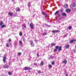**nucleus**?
Segmentation results:
<instances>
[{"instance_id":"f257e3e1","label":"nucleus","mask_w":76,"mask_h":76,"mask_svg":"<svg viewBox=\"0 0 76 76\" xmlns=\"http://www.w3.org/2000/svg\"><path fill=\"white\" fill-rule=\"evenodd\" d=\"M5 57H4L3 58V61L4 63H6V54H4Z\"/></svg>"},{"instance_id":"f03ea898","label":"nucleus","mask_w":76,"mask_h":76,"mask_svg":"<svg viewBox=\"0 0 76 76\" xmlns=\"http://www.w3.org/2000/svg\"><path fill=\"white\" fill-rule=\"evenodd\" d=\"M30 42L31 43V47H34V44L33 43V41H32L31 40L30 41Z\"/></svg>"},{"instance_id":"7ed1b4c3","label":"nucleus","mask_w":76,"mask_h":76,"mask_svg":"<svg viewBox=\"0 0 76 76\" xmlns=\"http://www.w3.org/2000/svg\"><path fill=\"white\" fill-rule=\"evenodd\" d=\"M30 26L31 29H34V24L32 23H31L30 24Z\"/></svg>"},{"instance_id":"20e7f679","label":"nucleus","mask_w":76,"mask_h":76,"mask_svg":"<svg viewBox=\"0 0 76 76\" xmlns=\"http://www.w3.org/2000/svg\"><path fill=\"white\" fill-rule=\"evenodd\" d=\"M76 42V40L75 39H72V40H71L70 41H69V43L70 44H72V42Z\"/></svg>"},{"instance_id":"39448f33","label":"nucleus","mask_w":76,"mask_h":76,"mask_svg":"<svg viewBox=\"0 0 76 76\" xmlns=\"http://www.w3.org/2000/svg\"><path fill=\"white\" fill-rule=\"evenodd\" d=\"M72 9L76 10V5L75 4H73V5Z\"/></svg>"},{"instance_id":"423d86ee","label":"nucleus","mask_w":76,"mask_h":76,"mask_svg":"<svg viewBox=\"0 0 76 76\" xmlns=\"http://www.w3.org/2000/svg\"><path fill=\"white\" fill-rule=\"evenodd\" d=\"M64 47L66 49H67L68 48H69V47H70V45H65Z\"/></svg>"},{"instance_id":"0eeeda50","label":"nucleus","mask_w":76,"mask_h":76,"mask_svg":"<svg viewBox=\"0 0 76 76\" xmlns=\"http://www.w3.org/2000/svg\"><path fill=\"white\" fill-rule=\"evenodd\" d=\"M3 67L5 69H7V68H9V66L7 64H5L4 65Z\"/></svg>"},{"instance_id":"6e6552de","label":"nucleus","mask_w":76,"mask_h":76,"mask_svg":"<svg viewBox=\"0 0 76 76\" xmlns=\"http://www.w3.org/2000/svg\"><path fill=\"white\" fill-rule=\"evenodd\" d=\"M53 33H57V32H59V30H53L52 31Z\"/></svg>"},{"instance_id":"1a4fd4ad","label":"nucleus","mask_w":76,"mask_h":76,"mask_svg":"<svg viewBox=\"0 0 76 76\" xmlns=\"http://www.w3.org/2000/svg\"><path fill=\"white\" fill-rule=\"evenodd\" d=\"M31 68L29 67H25L24 68L25 70H30Z\"/></svg>"},{"instance_id":"9d476101","label":"nucleus","mask_w":76,"mask_h":76,"mask_svg":"<svg viewBox=\"0 0 76 76\" xmlns=\"http://www.w3.org/2000/svg\"><path fill=\"white\" fill-rule=\"evenodd\" d=\"M22 39H23V41H24V42H25V41H26V39H25V38L24 37H22Z\"/></svg>"},{"instance_id":"9b49d317","label":"nucleus","mask_w":76,"mask_h":76,"mask_svg":"<svg viewBox=\"0 0 76 76\" xmlns=\"http://www.w3.org/2000/svg\"><path fill=\"white\" fill-rule=\"evenodd\" d=\"M13 14L12 13L9 12L8 13V15H10V16H12V15H13Z\"/></svg>"},{"instance_id":"f8f14e48","label":"nucleus","mask_w":76,"mask_h":76,"mask_svg":"<svg viewBox=\"0 0 76 76\" xmlns=\"http://www.w3.org/2000/svg\"><path fill=\"white\" fill-rule=\"evenodd\" d=\"M63 63H64L65 64H66L67 63V61H66V60H64L63 61Z\"/></svg>"},{"instance_id":"ddd939ff","label":"nucleus","mask_w":76,"mask_h":76,"mask_svg":"<svg viewBox=\"0 0 76 76\" xmlns=\"http://www.w3.org/2000/svg\"><path fill=\"white\" fill-rule=\"evenodd\" d=\"M66 11L67 13H69V12H70V10L69 9L66 10Z\"/></svg>"},{"instance_id":"4468645a","label":"nucleus","mask_w":76,"mask_h":76,"mask_svg":"<svg viewBox=\"0 0 76 76\" xmlns=\"http://www.w3.org/2000/svg\"><path fill=\"white\" fill-rule=\"evenodd\" d=\"M58 49V51H61V46H59Z\"/></svg>"},{"instance_id":"2eb2a0df","label":"nucleus","mask_w":76,"mask_h":76,"mask_svg":"<svg viewBox=\"0 0 76 76\" xmlns=\"http://www.w3.org/2000/svg\"><path fill=\"white\" fill-rule=\"evenodd\" d=\"M42 14L43 15H45L46 14V13H45V12H44L43 11L42 12Z\"/></svg>"},{"instance_id":"dca6fc26","label":"nucleus","mask_w":76,"mask_h":76,"mask_svg":"<svg viewBox=\"0 0 76 76\" xmlns=\"http://www.w3.org/2000/svg\"><path fill=\"white\" fill-rule=\"evenodd\" d=\"M68 5L67 4H65L64 6V7L65 8H67L68 7Z\"/></svg>"},{"instance_id":"f3484780","label":"nucleus","mask_w":76,"mask_h":76,"mask_svg":"<svg viewBox=\"0 0 76 76\" xmlns=\"http://www.w3.org/2000/svg\"><path fill=\"white\" fill-rule=\"evenodd\" d=\"M52 66L50 64H49V66H48V67H49V69H51V68H52Z\"/></svg>"},{"instance_id":"a211bd4d","label":"nucleus","mask_w":76,"mask_h":76,"mask_svg":"<svg viewBox=\"0 0 76 76\" xmlns=\"http://www.w3.org/2000/svg\"><path fill=\"white\" fill-rule=\"evenodd\" d=\"M20 10L19 8L18 9V8H16V11L17 12H20Z\"/></svg>"},{"instance_id":"6ab92c4d","label":"nucleus","mask_w":76,"mask_h":76,"mask_svg":"<svg viewBox=\"0 0 76 76\" xmlns=\"http://www.w3.org/2000/svg\"><path fill=\"white\" fill-rule=\"evenodd\" d=\"M43 64H44V62H43V61H42L40 63V65L41 66H43Z\"/></svg>"},{"instance_id":"aec40b11","label":"nucleus","mask_w":76,"mask_h":76,"mask_svg":"<svg viewBox=\"0 0 76 76\" xmlns=\"http://www.w3.org/2000/svg\"><path fill=\"white\" fill-rule=\"evenodd\" d=\"M59 13V11H57L54 14L56 15H57V14H58Z\"/></svg>"},{"instance_id":"412c9836","label":"nucleus","mask_w":76,"mask_h":76,"mask_svg":"<svg viewBox=\"0 0 76 76\" xmlns=\"http://www.w3.org/2000/svg\"><path fill=\"white\" fill-rule=\"evenodd\" d=\"M47 33H43L42 34V35H47Z\"/></svg>"},{"instance_id":"4be33fe9","label":"nucleus","mask_w":76,"mask_h":76,"mask_svg":"<svg viewBox=\"0 0 76 76\" xmlns=\"http://www.w3.org/2000/svg\"><path fill=\"white\" fill-rule=\"evenodd\" d=\"M5 27H6V25H2V26H1V28H5Z\"/></svg>"},{"instance_id":"5701e85b","label":"nucleus","mask_w":76,"mask_h":76,"mask_svg":"<svg viewBox=\"0 0 76 76\" xmlns=\"http://www.w3.org/2000/svg\"><path fill=\"white\" fill-rule=\"evenodd\" d=\"M61 15H62V16H66V14L64 13H62L61 14Z\"/></svg>"},{"instance_id":"b1692460","label":"nucleus","mask_w":76,"mask_h":76,"mask_svg":"<svg viewBox=\"0 0 76 76\" xmlns=\"http://www.w3.org/2000/svg\"><path fill=\"white\" fill-rule=\"evenodd\" d=\"M54 45H56L55 43H52L51 44V46H54Z\"/></svg>"},{"instance_id":"393cba45","label":"nucleus","mask_w":76,"mask_h":76,"mask_svg":"<svg viewBox=\"0 0 76 76\" xmlns=\"http://www.w3.org/2000/svg\"><path fill=\"white\" fill-rule=\"evenodd\" d=\"M30 5H31V2H29L28 3V7L29 8V6H30Z\"/></svg>"},{"instance_id":"a878e982","label":"nucleus","mask_w":76,"mask_h":76,"mask_svg":"<svg viewBox=\"0 0 76 76\" xmlns=\"http://www.w3.org/2000/svg\"><path fill=\"white\" fill-rule=\"evenodd\" d=\"M3 24V21H1L0 22V26H1V25H2Z\"/></svg>"},{"instance_id":"bb28decb","label":"nucleus","mask_w":76,"mask_h":76,"mask_svg":"<svg viewBox=\"0 0 76 76\" xmlns=\"http://www.w3.org/2000/svg\"><path fill=\"white\" fill-rule=\"evenodd\" d=\"M45 25L46 26H48V27H50V26L46 24H45Z\"/></svg>"},{"instance_id":"cd10ccee","label":"nucleus","mask_w":76,"mask_h":76,"mask_svg":"<svg viewBox=\"0 0 76 76\" xmlns=\"http://www.w3.org/2000/svg\"><path fill=\"white\" fill-rule=\"evenodd\" d=\"M19 42L21 45H22V42L21 41H19Z\"/></svg>"},{"instance_id":"c85d7f7f","label":"nucleus","mask_w":76,"mask_h":76,"mask_svg":"<svg viewBox=\"0 0 76 76\" xmlns=\"http://www.w3.org/2000/svg\"><path fill=\"white\" fill-rule=\"evenodd\" d=\"M59 48V47H58V46H56L55 47L56 49H58Z\"/></svg>"},{"instance_id":"c756f323","label":"nucleus","mask_w":76,"mask_h":76,"mask_svg":"<svg viewBox=\"0 0 76 76\" xmlns=\"http://www.w3.org/2000/svg\"><path fill=\"white\" fill-rule=\"evenodd\" d=\"M58 17H60L61 16V15H60V13H58Z\"/></svg>"},{"instance_id":"7c9ffc66","label":"nucleus","mask_w":76,"mask_h":76,"mask_svg":"<svg viewBox=\"0 0 76 76\" xmlns=\"http://www.w3.org/2000/svg\"><path fill=\"white\" fill-rule=\"evenodd\" d=\"M6 47H9V44L8 43H7L6 44Z\"/></svg>"},{"instance_id":"2f4dec72","label":"nucleus","mask_w":76,"mask_h":76,"mask_svg":"<svg viewBox=\"0 0 76 76\" xmlns=\"http://www.w3.org/2000/svg\"><path fill=\"white\" fill-rule=\"evenodd\" d=\"M69 29H72V26H69L68 27Z\"/></svg>"},{"instance_id":"473e14b6","label":"nucleus","mask_w":76,"mask_h":76,"mask_svg":"<svg viewBox=\"0 0 76 76\" xmlns=\"http://www.w3.org/2000/svg\"><path fill=\"white\" fill-rule=\"evenodd\" d=\"M23 26L24 28H26V26L25 25V24H23Z\"/></svg>"},{"instance_id":"72a5a7b5","label":"nucleus","mask_w":76,"mask_h":76,"mask_svg":"<svg viewBox=\"0 0 76 76\" xmlns=\"http://www.w3.org/2000/svg\"><path fill=\"white\" fill-rule=\"evenodd\" d=\"M20 36H22V33L21 32H20Z\"/></svg>"},{"instance_id":"f704fd0d","label":"nucleus","mask_w":76,"mask_h":76,"mask_svg":"<svg viewBox=\"0 0 76 76\" xmlns=\"http://www.w3.org/2000/svg\"><path fill=\"white\" fill-rule=\"evenodd\" d=\"M37 57H39V53H37Z\"/></svg>"},{"instance_id":"c9c22d12","label":"nucleus","mask_w":76,"mask_h":76,"mask_svg":"<svg viewBox=\"0 0 76 76\" xmlns=\"http://www.w3.org/2000/svg\"><path fill=\"white\" fill-rule=\"evenodd\" d=\"M37 72H38V73H39V74L41 73V71L40 70L38 71H37Z\"/></svg>"},{"instance_id":"e433bc0d","label":"nucleus","mask_w":76,"mask_h":76,"mask_svg":"<svg viewBox=\"0 0 76 76\" xmlns=\"http://www.w3.org/2000/svg\"><path fill=\"white\" fill-rule=\"evenodd\" d=\"M8 74L9 75H12V73L10 72H8Z\"/></svg>"},{"instance_id":"4c0bfd02","label":"nucleus","mask_w":76,"mask_h":76,"mask_svg":"<svg viewBox=\"0 0 76 76\" xmlns=\"http://www.w3.org/2000/svg\"><path fill=\"white\" fill-rule=\"evenodd\" d=\"M21 54L22 53H18V55H19V56H20V55H21Z\"/></svg>"},{"instance_id":"58836bf2","label":"nucleus","mask_w":76,"mask_h":76,"mask_svg":"<svg viewBox=\"0 0 76 76\" xmlns=\"http://www.w3.org/2000/svg\"><path fill=\"white\" fill-rule=\"evenodd\" d=\"M51 64L52 65H54V62H52V63H51Z\"/></svg>"},{"instance_id":"ea45409f","label":"nucleus","mask_w":76,"mask_h":76,"mask_svg":"<svg viewBox=\"0 0 76 76\" xmlns=\"http://www.w3.org/2000/svg\"><path fill=\"white\" fill-rule=\"evenodd\" d=\"M34 64L35 66H37V63H34Z\"/></svg>"},{"instance_id":"a19ab883","label":"nucleus","mask_w":76,"mask_h":76,"mask_svg":"<svg viewBox=\"0 0 76 76\" xmlns=\"http://www.w3.org/2000/svg\"><path fill=\"white\" fill-rule=\"evenodd\" d=\"M60 11L61 13L63 12V10H62V9Z\"/></svg>"},{"instance_id":"79ce46f5","label":"nucleus","mask_w":76,"mask_h":76,"mask_svg":"<svg viewBox=\"0 0 76 76\" xmlns=\"http://www.w3.org/2000/svg\"><path fill=\"white\" fill-rule=\"evenodd\" d=\"M54 51H55V52H57V49H54Z\"/></svg>"},{"instance_id":"37998d69","label":"nucleus","mask_w":76,"mask_h":76,"mask_svg":"<svg viewBox=\"0 0 76 76\" xmlns=\"http://www.w3.org/2000/svg\"><path fill=\"white\" fill-rule=\"evenodd\" d=\"M67 34H65V35H64V37H66L67 36Z\"/></svg>"},{"instance_id":"c03bdc74","label":"nucleus","mask_w":76,"mask_h":76,"mask_svg":"<svg viewBox=\"0 0 76 76\" xmlns=\"http://www.w3.org/2000/svg\"><path fill=\"white\" fill-rule=\"evenodd\" d=\"M14 45H15V46H16V45H18V43H17L15 45V44H14Z\"/></svg>"},{"instance_id":"a18cd8bd","label":"nucleus","mask_w":76,"mask_h":76,"mask_svg":"<svg viewBox=\"0 0 76 76\" xmlns=\"http://www.w3.org/2000/svg\"><path fill=\"white\" fill-rule=\"evenodd\" d=\"M9 41L10 42V41H11V39H9Z\"/></svg>"},{"instance_id":"49530a36","label":"nucleus","mask_w":76,"mask_h":76,"mask_svg":"<svg viewBox=\"0 0 76 76\" xmlns=\"http://www.w3.org/2000/svg\"><path fill=\"white\" fill-rule=\"evenodd\" d=\"M50 58H54V57L53 56H52L50 57Z\"/></svg>"},{"instance_id":"de8ad7c7","label":"nucleus","mask_w":76,"mask_h":76,"mask_svg":"<svg viewBox=\"0 0 76 76\" xmlns=\"http://www.w3.org/2000/svg\"><path fill=\"white\" fill-rule=\"evenodd\" d=\"M45 15V18H47V15L46 14V15Z\"/></svg>"},{"instance_id":"09e8293b","label":"nucleus","mask_w":76,"mask_h":76,"mask_svg":"<svg viewBox=\"0 0 76 76\" xmlns=\"http://www.w3.org/2000/svg\"><path fill=\"white\" fill-rule=\"evenodd\" d=\"M73 51H74V53H76V50H73Z\"/></svg>"},{"instance_id":"8fccbe9b","label":"nucleus","mask_w":76,"mask_h":76,"mask_svg":"<svg viewBox=\"0 0 76 76\" xmlns=\"http://www.w3.org/2000/svg\"><path fill=\"white\" fill-rule=\"evenodd\" d=\"M12 1L15 2V0H12Z\"/></svg>"},{"instance_id":"3c124183","label":"nucleus","mask_w":76,"mask_h":76,"mask_svg":"<svg viewBox=\"0 0 76 76\" xmlns=\"http://www.w3.org/2000/svg\"><path fill=\"white\" fill-rule=\"evenodd\" d=\"M66 76H68V74H66Z\"/></svg>"},{"instance_id":"603ef678","label":"nucleus","mask_w":76,"mask_h":76,"mask_svg":"<svg viewBox=\"0 0 76 76\" xmlns=\"http://www.w3.org/2000/svg\"><path fill=\"white\" fill-rule=\"evenodd\" d=\"M9 65H10V63L9 62Z\"/></svg>"},{"instance_id":"864d4df0","label":"nucleus","mask_w":76,"mask_h":76,"mask_svg":"<svg viewBox=\"0 0 76 76\" xmlns=\"http://www.w3.org/2000/svg\"><path fill=\"white\" fill-rule=\"evenodd\" d=\"M24 50V49H22V51H23Z\"/></svg>"},{"instance_id":"5fc2aeb1","label":"nucleus","mask_w":76,"mask_h":76,"mask_svg":"<svg viewBox=\"0 0 76 76\" xmlns=\"http://www.w3.org/2000/svg\"><path fill=\"white\" fill-rule=\"evenodd\" d=\"M29 72H30V71H29Z\"/></svg>"},{"instance_id":"6e6d98bb","label":"nucleus","mask_w":76,"mask_h":76,"mask_svg":"<svg viewBox=\"0 0 76 76\" xmlns=\"http://www.w3.org/2000/svg\"><path fill=\"white\" fill-rule=\"evenodd\" d=\"M33 17H34V15H33Z\"/></svg>"},{"instance_id":"4d7b16f0","label":"nucleus","mask_w":76,"mask_h":76,"mask_svg":"<svg viewBox=\"0 0 76 76\" xmlns=\"http://www.w3.org/2000/svg\"><path fill=\"white\" fill-rule=\"evenodd\" d=\"M76 33V31L75 32Z\"/></svg>"}]
</instances>
